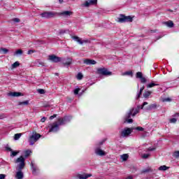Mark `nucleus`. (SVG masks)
<instances>
[{
  "instance_id": "obj_1",
  "label": "nucleus",
  "mask_w": 179,
  "mask_h": 179,
  "mask_svg": "<svg viewBox=\"0 0 179 179\" xmlns=\"http://www.w3.org/2000/svg\"><path fill=\"white\" fill-rule=\"evenodd\" d=\"M71 120H72V117L71 116H65L64 117L58 118L57 122L50 124L48 127V129H49V132H58V131H59V127L71 122Z\"/></svg>"
},
{
  "instance_id": "obj_2",
  "label": "nucleus",
  "mask_w": 179,
  "mask_h": 179,
  "mask_svg": "<svg viewBox=\"0 0 179 179\" xmlns=\"http://www.w3.org/2000/svg\"><path fill=\"white\" fill-rule=\"evenodd\" d=\"M148 102H144L143 105L141 106H138V108H131L124 115V121L127 122L128 124H132L134 122V120L131 119V117H135L138 113H139V108L141 110H143V107L145 106H147Z\"/></svg>"
},
{
  "instance_id": "obj_3",
  "label": "nucleus",
  "mask_w": 179,
  "mask_h": 179,
  "mask_svg": "<svg viewBox=\"0 0 179 179\" xmlns=\"http://www.w3.org/2000/svg\"><path fill=\"white\" fill-rule=\"evenodd\" d=\"M72 11H62L60 13H57L54 11H46L41 14V17H45V19H51V17H55V16H71L73 15Z\"/></svg>"
},
{
  "instance_id": "obj_4",
  "label": "nucleus",
  "mask_w": 179,
  "mask_h": 179,
  "mask_svg": "<svg viewBox=\"0 0 179 179\" xmlns=\"http://www.w3.org/2000/svg\"><path fill=\"white\" fill-rule=\"evenodd\" d=\"M40 138H41V134H40L36 131H33L31 135L29 136V137L28 138V142H29L30 146H33V145H34L36 143V142H37V141H38V139H40Z\"/></svg>"
},
{
  "instance_id": "obj_5",
  "label": "nucleus",
  "mask_w": 179,
  "mask_h": 179,
  "mask_svg": "<svg viewBox=\"0 0 179 179\" xmlns=\"http://www.w3.org/2000/svg\"><path fill=\"white\" fill-rule=\"evenodd\" d=\"M24 161L25 159L23 156H20L15 161V164H17L15 168L16 170H23V169H24V166H26Z\"/></svg>"
},
{
  "instance_id": "obj_6",
  "label": "nucleus",
  "mask_w": 179,
  "mask_h": 179,
  "mask_svg": "<svg viewBox=\"0 0 179 179\" xmlns=\"http://www.w3.org/2000/svg\"><path fill=\"white\" fill-rule=\"evenodd\" d=\"M118 23H127V22H134V17L131 15L126 16L124 14H120V17H117Z\"/></svg>"
},
{
  "instance_id": "obj_7",
  "label": "nucleus",
  "mask_w": 179,
  "mask_h": 179,
  "mask_svg": "<svg viewBox=\"0 0 179 179\" xmlns=\"http://www.w3.org/2000/svg\"><path fill=\"white\" fill-rule=\"evenodd\" d=\"M96 72L98 75H102L103 76H111L113 75V72L106 68L97 69Z\"/></svg>"
},
{
  "instance_id": "obj_8",
  "label": "nucleus",
  "mask_w": 179,
  "mask_h": 179,
  "mask_svg": "<svg viewBox=\"0 0 179 179\" xmlns=\"http://www.w3.org/2000/svg\"><path fill=\"white\" fill-rule=\"evenodd\" d=\"M134 127H125L124 129H123L121 131L122 138H127L129 136L132 134V132H134Z\"/></svg>"
},
{
  "instance_id": "obj_9",
  "label": "nucleus",
  "mask_w": 179,
  "mask_h": 179,
  "mask_svg": "<svg viewBox=\"0 0 179 179\" xmlns=\"http://www.w3.org/2000/svg\"><path fill=\"white\" fill-rule=\"evenodd\" d=\"M49 61H51V62H54L55 64H57L58 62H61L62 58L59 57H57L55 55H50L48 56Z\"/></svg>"
},
{
  "instance_id": "obj_10",
  "label": "nucleus",
  "mask_w": 179,
  "mask_h": 179,
  "mask_svg": "<svg viewBox=\"0 0 179 179\" xmlns=\"http://www.w3.org/2000/svg\"><path fill=\"white\" fill-rule=\"evenodd\" d=\"M95 154L97 156H106L107 153L103 150H101L100 148L96 147L94 150Z\"/></svg>"
},
{
  "instance_id": "obj_11",
  "label": "nucleus",
  "mask_w": 179,
  "mask_h": 179,
  "mask_svg": "<svg viewBox=\"0 0 179 179\" xmlns=\"http://www.w3.org/2000/svg\"><path fill=\"white\" fill-rule=\"evenodd\" d=\"M90 5H97V0H88L83 4V6H85L86 8H89Z\"/></svg>"
},
{
  "instance_id": "obj_12",
  "label": "nucleus",
  "mask_w": 179,
  "mask_h": 179,
  "mask_svg": "<svg viewBox=\"0 0 179 179\" xmlns=\"http://www.w3.org/2000/svg\"><path fill=\"white\" fill-rule=\"evenodd\" d=\"M92 173H83V174L78 173L77 174L76 177L79 179H87L90 177H92Z\"/></svg>"
},
{
  "instance_id": "obj_13",
  "label": "nucleus",
  "mask_w": 179,
  "mask_h": 179,
  "mask_svg": "<svg viewBox=\"0 0 179 179\" xmlns=\"http://www.w3.org/2000/svg\"><path fill=\"white\" fill-rule=\"evenodd\" d=\"M71 38H73V40H74L75 41H77V43H79L81 45L84 43H87V41H86V40L82 41V39L80 38H79V36H71Z\"/></svg>"
},
{
  "instance_id": "obj_14",
  "label": "nucleus",
  "mask_w": 179,
  "mask_h": 179,
  "mask_svg": "<svg viewBox=\"0 0 179 179\" xmlns=\"http://www.w3.org/2000/svg\"><path fill=\"white\" fill-rule=\"evenodd\" d=\"M83 63L85 64V65H96V64H97L95 60L90 59H84Z\"/></svg>"
},
{
  "instance_id": "obj_15",
  "label": "nucleus",
  "mask_w": 179,
  "mask_h": 179,
  "mask_svg": "<svg viewBox=\"0 0 179 179\" xmlns=\"http://www.w3.org/2000/svg\"><path fill=\"white\" fill-rule=\"evenodd\" d=\"M24 177V174L23 173V171H22V170H17V172L15 174V178L23 179Z\"/></svg>"
},
{
  "instance_id": "obj_16",
  "label": "nucleus",
  "mask_w": 179,
  "mask_h": 179,
  "mask_svg": "<svg viewBox=\"0 0 179 179\" xmlns=\"http://www.w3.org/2000/svg\"><path fill=\"white\" fill-rule=\"evenodd\" d=\"M7 96H10V97H19V96H22V93L20 92H8L7 94Z\"/></svg>"
},
{
  "instance_id": "obj_17",
  "label": "nucleus",
  "mask_w": 179,
  "mask_h": 179,
  "mask_svg": "<svg viewBox=\"0 0 179 179\" xmlns=\"http://www.w3.org/2000/svg\"><path fill=\"white\" fill-rule=\"evenodd\" d=\"M31 169L32 170L33 174H36L37 171V165L34 164V162H31Z\"/></svg>"
},
{
  "instance_id": "obj_18",
  "label": "nucleus",
  "mask_w": 179,
  "mask_h": 179,
  "mask_svg": "<svg viewBox=\"0 0 179 179\" xmlns=\"http://www.w3.org/2000/svg\"><path fill=\"white\" fill-rule=\"evenodd\" d=\"M155 108H157V105L156 103H152L150 106H148L146 108L147 111H150L152 110H155Z\"/></svg>"
},
{
  "instance_id": "obj_19",
  "label": "nucleus",
  "mask_w": 179,
  "mask_h": 179,
  "mask_svg": "<svg viewBox=\"0 0 179 179\" xmlns=\"http://www.w3.org/2000/svg\"><path fill=\"white\" fill-rule=\"evenodd\" d=\"M64 66H69L72 65V58H67L66 62L62 63Z\"/></svg>"
},
{
  "instance_id": "obj_20",
  "label": "nucleus",
  "mask_w": 179,
  "mask_h": 179,
  "mask_svg": "<svg viewBox=\"0 0 179 179\" xmlns=\"http://www.w3.org/2000/svg\"><path fill=\"white\" fill-rule=\"evenodd\" d=\"M83 93H85V90H83L80 92H79V90L73 91V94H75V96H77V97H80V96H82V94H83Z\"/></svg>"
},
{
  "instance_id": "obj_21",
  "label": "nucleus",
  "mask_w": 179,
  "mask_h": 179,
  "mask_svg": "<svg viewBox=\"0 0 179 179\" xmlns=\"http://www.w3.org/2000/svg\"><path fill=\"white\" fill-rule=\"evenodd\" d=\"M164 23V24H166V26H167V27H170V28L174 27V22H173V21H171V20L165 22Z\"/></svg>"
},
{
  "instance_id": "obj_22",
  "label": "nucleus",
  "mask_w": 179,
  "mask_h": 179,
  "mask_svg": "<svg viewBox=\"0 0 179 179\" xmlns=\"http://www.w3.org/2000/svg\"><path fill=\"white\" fill-rule=\"evenodd\" d=\"M155 86H159V84H157L156 83H150L147 85L148 89H150L152 87H155Z\"/></svg>"
},
{
  "instance_id": "obj_23",
  "label": "nucleus",
  "mask_w": 179,
  "mask_h": 179,
  "mask_svg": "<svg viewBox=\"0 0 179 179\" xmlns=\"http://www.w3.org/2000/svg\"><path fill=\"white\" fill-rule=\"evenodd\" d=\"M159 171H166V170H169V167L166 165L161 166L158 168Z\"/></svg>"
},
{
  "instance_id": "obj_24",
  "label": "nucleus",
  "mask_w": 179,
  "mask_h": 179,
  "mask_svg": "<svg viewBox=\"0 0 179 179\" xmlns=\"http://www.w3.org/2000/svg\"><path fill=\"white\" fill-rule=\"evenodd\" d=\"M150 94H152V92L145 91V93H143V97H144L145 99H148V97H149V96H150Z\"/></svg>"
},
{
  "instance_id": "obj_25",
  "label": "nucleus",
  "mask_w": 179,
  "mask_h": 179,
  "mask_svg": "<svg viewBox=\"0 0 179 179\" xmlns=\"http://www.w3.org/2000/svg\"><path fill=\"white\" fill-rule=\"evenodd\" d=\"M76 78L78 80H82L83 79V74L82 73H78Z\"/></svg>"
},
{
  "instance_id": "obj_26",
  "label": "nucleus",
  "mask_w": 179,
  "mask_h": 179,
  "mask_svg": "<svg viewBox=\"0 0 179 179\" xmlns=\"http://www.w3.org/2000/svg\"><path fill=\"white\" fill-rule=\"evenodd\" d=\"M17 66H20V63H19V62H15L12 64L13 69L17 68Z\"/></svg>"
},
{
  "instance_id": "obj_27",
  "label": "nucleus",
  "mask_w": 179,
  "mask_h": 179,
  "mask_svg": "<svg viewBox=\"0 0 179 179\" xmlns=\"http://www.w3.org/2000/svg\"><path fill=\"white\" fill-rule=\"evenodd\" d=\"M24 154L25 157H29L30 155H31V150H27L25 152H24Z\"/></svg>"
},
{
  "instance_id": "obj_28",
  "label": "nucleus",
  "mask_w": 179,
  "mask_h": 179,
  "mask_svg": "<svg viewBox=\"0 0 179 179\" xmlns=\"http://www.w3.org/2000/svg\"><path fill=\"white\" fill-rule=\"evenodd\" d=\"M29 101H24L22 102H18V106H28Z\"/></svg>"
},
{
  "instance_id": "obj_29",
  "label": "nucleus",
  "mask_w": 179,
  "mask_h": 179,
  "mask_svg": "<svg viewBox=\"0 0 179 179\" xmlns=\"http://www.w3.org/2000/svg\"><path fill=\"white\" fill-rule=\"evenodd\" d=\"M21 136H22V134H15L14 136L15 141H19Z\"/></svg>"
},
{
  "instance_id": "obj_30",
  "label": "nucleus",
  "mask_w": 179,
  "mask_h": 179,
  "mask_svg": "<svg viewBox=\"0 0 179 179\" xmlns=\"http://www.w3.org/2000/svg\"><path fill=\"white\" fill-rule=\"evenodd\" d=\"M23 54V50L19 49L15 52V55H22Z\"/></svg>"
},
{
  "instance_id": "obj_31",
  "label": "nucleus",
  "mask_w": 179,
  "mask_h": 179,
  "mask_svg": "<svg viewBox=\"0 0 179 179\" xmlns=\"http://www.w3.org/2000/svg\"><path fill=\"white\" fill-rule=\"evenodd\" d=\"M143 76V74H142V72H137L136 74V78H137V79H141L142 77Z\"/></svg>"
},
{
  "instance_id": "obj_32",
  "label": "nucleus",
  "mask_w": 179,
  "mask_h": 179,
  "mask_svg": "<svg viewBox=\"0 0 179 179\" xmlns=\"http://www.w3.org/2000/svg\"><path fill=\"white\" fill-rule=\"evenodd\" d=\"M121 159H122L123 162H126V160H128L127 154H124V155H121Z\"/></svg>"
},
{
  "instance_id": "obj_33",
  "label": "nucleus",
  "mask_w": 179,
  "mask_h": 179,
  "mask_svg": "<svg viewBox=\"0 0 179 179\" xmlns=\"http://www.w3.org/2000/svg\"><path fill=\"white\" fill-rule=\"evenodd\" d=\"M134 130L136 131H143L145 130V129H143V127H133Z\"/></svg>"
},
{
  "instance_id": "obj_34",
  "label": "nucleus",
  "mask_w": 179,
  "mask_h": 179,
  "mask_svg": "<svg viewBox=\"0 0 179 179\" xmlns=\"http://www.w3.org/2000/svg\"><path fill=\"white\" fill-rule=\"evenodd\" d=\"M19 153V151H14L13 150L11 151L10 157H15L17 154Z\"/></svg>"
},
{
  "instance_id": "obj_35",
  "label": "nucleus",
  "mask_w": 179,
  "mask_h": 179,
  "mask_svg": "<svg viewBox=\"0 0 179 179\" xmlns=\"http://www.w3.org/2000/svg\"><path fill=\"white\" fill-rule=\"evenodd\" d=\"M0 51H1L3 54H7L9 52V50L5 48H1L0 49Z\"/></svg>"
},
{
  "instance_id": "obj_36",
  "label": "nucleus",
  "mask_w": 179,
  "mask_h": 179,
  "mask_svg": "<svg viewBox=\"0 0 179 179\" xmlns=\"http://www.w3.org/2000/svg\"><path fill=\"white\" fill-rule=\"evenodd\" d=\"M123 75H127L128 76H132L134 75V73H132V71H126L123 73Z\"/></svg>"
},
{
  "instance_id": "obj_37",
  "label": "nucleus",
  "mask_w": 179,
  "mask_h": 179,
  "mask_svg": "<svg viewBox=\"0 0 179 179\" xmlns=\"http://www.w3.org/2000/svg\"><path fill=\"white\" fill-rule=\"evenodd\" d=\"M162 101L163 102V103H166V102H170V101H171V98H163L162 99Z\"/></svg>"
},
{
  "instance_id": "obj_38",
  "label": "nucleus",
  "mask_w": 179,
  "mask_h": 179,
  "mask_svg": "<svg viewBox=\"0 0 179 179\" xmlns=\"http://www.w3.org/2000/svg\"><path fill=\"white\" fill-rule=\"evenodd\" d=\"M173 157H176V159H178V157H179V151H175L173 152Z\"/></svg>"
},
{
  "instance_id": "obj_39",
  "label": "nucleus",
  "mask_w": 179,
  "mask_h": 179,
  "mask_svg": "<svg viewBox=\"0 0 179 179\" xmlns=\"http://www.w3.org/2000/svg\"><path fill=\"white\" fill-rule=\"evenodd\" d=\"M142 92H143V91L140 90V91L137 93V95H136V99H139V97H141V96H142Z\"/></svg>"
},
{
  "instance_id": "obj_40",
  "label": "nucleus",
  "mask_w": 179,
  "mask_h": 179,
  "mask_svg": "<svg viewBox=\"0 0 179 179\" xmlns=\"http://www.w3.org/2000/svg\"><path fill=\"white\" fill-rule=\"evenodd\" d=\"M169 121H170L171 124H176V122H177V119L173 117V118L170 119Z\"/></svg>"
},
{
  "instance_id": "obj_41",
  "label": "nucleus",
  "mask_w": 179,
  "mask_h": 179,
  "mask_svg": "<svg viewBox=\"0 0 179 179\" xmlns=\"http://www.w3.org/2000/svg\"><path fill=\"white\" fill-rule=\"evenodd\" d=\"M34 52H36V50H29L27 52V55H31V54H34Z\"/></svg>"
},
{
  "instance_id": "obj_42",
  "label": "nucleus",
  "mask_w": 179,
  "mask_h": 179,
  "mask_svg": "<svg viewBox=\"0 0 179 179\" xmlns=\"http://www.w3.org/2000/svg\"><path fill=\"white\" fill-rule=\"evenodd\" d=\"M154 150H156V147H150L148 148V152H153Z\"/></svg>"
},
{
  "instance_id": "obj_43",
  "label": "nucleus",
  "mask_w": 179,
  "mask_h": 179,
  "mask_svg": "<svg viewBox=\"0 0 179 179\" xmlns=\"http://www.w3.org/2000/svg\"><path fill=\"white\" fill-rule=\"evenodd\" d=\"M13 22H15V23H19V22H20V19L19 18H13L12 20Z\"/></svg>"
},
{
  "instance_id": "obj_44",
  "label": "nucleus",
  "mask_w": 179,
  "mask_h": 179,
  "mask_svg": "<svg viewBox=\"0 0 179 179\" xmlns=\"http://www.w3.org/2000/svg\"><path fill=\"white\" fill-rule=\"evenodd\" d=\"M150 156V155L149 154H143L142 157L143 159H148V157H149Z\"/></svg>"
},
{
  "instance_id": "obj_45",
  "label": "nucleus",
  "mask_w": 179,
  "mask_h": 179,
  "mask_svg": "<svg viewBox=\"0 0 179 179\" xmlns=\"http://www.w3.org/2000/svg\"><path fill=\"white\" fill-rule=\"evenodd\" d=\"M141 79V83H146V78H144L143 76L141 78H140Z\"/></svg>"
},
{
  "instance_id": "obj_46",
  "label": "nucleus",
  "mask_w": 179,
  "mask_h": 179,
  "mask_svg": "<svg viewBox=\"0 0 179 179\" xmlns=\"http://www.w3.org/2000/svg\"><path fill=\"white\" fill-rule=\"evenodd\" d=\"M39 94H45V90H38Z\"/></svg>"
},
{
  "instance_id": "obj_47",
  "label": "nucleus",
  "mask_w": 179,
  "mask_h": 179,
  "mask_svg": "<svg viewBox=\"0 0 179 179\" xmlns=\"http://www.w3.org/2000/svg\"><path fill=\"white\" fill-rule=\"evenodd\" d=\"M38 66H44V62H38Z\"/></svg>"
},
{
  "instance_id": "obj_48",
  "label": "nucleus",
  "mask_w": 179,
  "mask_h": 179,
  "mask_svg": "<svg viewBox=\"0 0 179 179\" xmlns=\"http://www.w3.org/2000/svg\"><path fill=\"white\" fill-rule=\"evenodd\" d=\"M6 150H7L8 152H11L13 150L10 147L7 146V147H6Z\"/></svg>"
},
{
  "instance_id": "obj_49",
  "label": "nucleus",
  "mask_w": 179,
  "mask_h": 179,
  "mask_svg": "<svg viewBox=\"0 0 179 179\" xmlns=\"http://www.w3.org/2000/svg\"><path fill=\"white\" fill-rule=\"evenodd\" d=\"M5 177H6V175H5V174H0V179H5Z\"/></svg>"
},
{
  "instance_id": "obj_50",
  "label": "nucleus",
  "mask_w": 179,
  "mask_h": 179,
  "mask_svg": "<svg viewBox=\"0 0 179 179\" xmlns=\"http://www.w3.org/2000/svg\"><path fill=\"white\" fill-rule=\"evenodd\" d=\"M56 117H57V115H53L50 117V120H54V118H56Z\"/></svg>"
},
{
  "instance_id": "obj_51",
  "label": "nucleus",
  "mask_w": 179,
  "mask_h": 179,
  "mask_svg": "<svg viewBox=\"0 0 179 179\" xmlns=\"http://www.w3.org/2000/svg\"><path fill=\"white\" fill-rule=\"evenodd\" d=\"M45 120H47V117H43L41 118V122H45Z\"/></svg>"
},
{
  "instance_id": "obj_52",
  "label": "nucleus",
  "mask_w": 179,
  "mask_h": 179,
  "mask_svg": "<svg viewBox=\"0 0 179 179\" xmlns=\"http://www.w3.org/2000/svg\"><path fill=\"white\" fill-rule=\"evenodd\" d=\"M104 142H106V140H103L101 142H99V145H103V143H104Z\"/></svg>"
},
{
  "instance_id": "obj_53",
  "label": "nucleus",
  "mask_w": 179,
  "mask_h": 179,
  "mask_svg": "<svg viewBox=\"0 0 179 179\" xmlns=\"http://www.w3.org/2000/svg\"><path fill=\"white\" fill-rule=\"evenodd\" d=\"M149 172V169H144L142 171V173H148Z\"/></svg>"
},
{
  "instance_id": "obj_54",
  "label": "nucleus",
  "mask_w": 179,
  "mask_h": 179,
  "mask_svg": "<svg viewBox=\"0 0 179 179\" xmlns=\"http://www.w3.org/2000/svg\"><path fill=\"white\" fill-rule=\"evenodd\" d=\"M64 33H65V31H64V30L59 31V34H64Z\"/></svg>"
},
{
  "instance_id": "obj_55",
  "label": "nucleus",
  "mask_w": 179,
  "mask_h": 179,
  "mask_svg": "<svg viewBox=\"0 0 179 179\" xmlns=\"http://www.w3.org/2000/svg\"><path fill=\"white\" fill-rule=\"evenodd\" d=\"M59 3H64V0H59Z\"/></svg>"
},
{
  "instance_id": "obj_56",
  "label": "nucleus",
  "mask_w": 179,
  "mask_h": 179,
  "mask_svg": "<svg viewBox=\"0 0 179 179\" xmlns=\"http://www.w3.org/2000/svg\"><path fill=\"white\" fill-rule=\"evenodd\" d=\"M3 115H0V120H3Z\"/></svg>"
},
{
  "instance_id": "obj_57",
  "label": "nucleus",
  "mask_w": 179,
  "mask_h": 179,
  "mask_svg": "<svg viewBox=\"0 0 179 179\" xmlns=\"http://www.w3.org/2000/svg\"><path fill=\"white\" fill-rule=\"evenodd\" d=\"M126 179H132V176H128Z\"/></svg>"
},
{
  "instance_id": "obj_58",
  "label": "nucleus",
  "mask_w": 179,
  "mask_h": 179,
  "mask_svg": "<svg viewBox=\"0 0 179 179\" xmlns=\"http://www.w3.org/2000/svg\"><path fill=\"white\" fill-rule=\"evenodd\" d=\"M168 12H173V10L169 9V10H168Z\"/></svg>"
},
{
  "instance_id": "obj_59",
  "label": "nucleus",
  "mask_w": 179,
  "mask_h": 179,
  "mask_svg": "<svg viewBox=\"0 0 179 179\" xmlns=\"http://www.w3.org/2000/svg\"><path fill=\"white\" fill-rule=\"evenodd\" d=\"M74 90H80V88H76Z\"/></svg>"
},
{
  "instance_id": "obj_60",
  "label": "nucleus",
  "mask_w": 179,
  "mask_h": 179,
  "mask_svg": "<svg viewBox=\"0 0 179 179\" xmlns=\"http://www.w3.org/2000/svg\"><path fill=\"white\" fill-rule=\"evenodd\" d=\"M143 89H145V87L141 88L140 90H143Z\"/></svg>"
},
{
  "instance_id": "obj_61",
  "label": "nucleus",
  "mask_w": 179,
  "mask_h": 179,
  "mask_svg": "<svg viewBox=\"0 0 179 179\" xmlns=\"http://www.w3.org/2000/svg\"><path fill=\"white\" fill-rule=\"evenodd\" d=\"M38 90H44V89H38Z\"/></svg>"
},
{
  "instance_id": "obj_62",
  "label": "nucleus",
  "mask_w": 179,
  "mask_h": 179,
  "mask_svg": "<svg viewBox=\"0 0 179 179\" xmlns=\"http://www.w3.org/2000/svg\"><path fill=\"white\" fill-rule=\"evenodd\" d=\"M177 115H179V113H178Z\"/></svg>"
}]
</instances>
